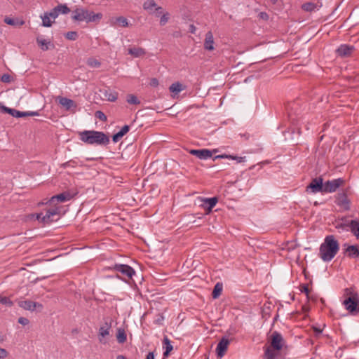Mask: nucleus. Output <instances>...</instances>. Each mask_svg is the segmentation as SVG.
<instances>
[{
	"label": "nucleus",
	"mask_w": 359,
	"mask_h": 359,
	"mask_svg": "<svg viewBox=\"0 0 359 359\" xmlns=\"http://www.w3.org/2000/svg\"><path fill=\"white\" fill-rule=\"evenodd\" d=\"M339 249L338 241L334 236H327L319 249V257L324 262L331 261L337 255Z\"/></svg>",
	"instance_id": "f257e3e1"
},
{
	"label": "nucleus",
	"mask_w": 359,
	"mask_h": 359,
	"mask_svg": "<svg viewBox=\"0 0 359 359\" xmlns=\"http://www.w3.org/2000/svg\"><path fill=\"white\" fill-rule=\"evenodd\" d=\"M80 140L88 144L106 145L109 138L103 132L96 130H84L79 133Z\"/></svg>",
	"instance_id": "f03ea898"
},
{
	"label": "nucleus",
	"mask_w": 359,
	"mask_h": 359,
	"mask_svg": "<svg viewBox=\"0 0 359 359\" xmlns=\"http://www.w3.org/2000/svg\"><path fill=\"white\" fill-rule=\"evenodd\" d=\"M102 18V13H94L93 11L81 6H75V8L72 11V19L74 21L92 22L99 21Z\"/></svg>",
	"instance_id": "7ed1b4c3"
},
{
	"label": "nucleus",
	"mask_w": 359,
	"mask_h": 359,
	"mask_svg": "<svg viewBox=\"0 0 359 359\" xmlns=\"http://www.w3.org/2000/svg\"><path fill=\"white\" fill-rule=\"evenodd\" d=\"M60 214V207H53L46 210V213H39L36 215V219L44 224H49L58 219Z\"/></svg>",
	"instance_id": "20e7f679"
},
{
	"label": "nucleus",
	"mask_w": 359,
	"mask_h": 359,
	"mask_svg": "<svg viewBox=\"0 0 359 359\" xmlns=\"http://www.w3.org/2000/svg\"><path fill=\"white\" fill-rule=\"evenodd\" d=\"M346 294H350V297L346 298L343 304L346 310L352 315H356L359 313V305L358 304V299L352 294L351 289H346Z\"/></svg>",
	"instance_id": "39448f33"
},
{
	"label": "nucleus",
	"mask_w": 359,
	"mask_h": 359,
	"mask_svg": "<svg viewBox=\"0 0 359 359\" xmlns=\"http://www.w3.org/2000/svg\"><path fill=\"white\" fill-rule=\"evenodd\" d=\"M344 180L342 178L334 179L328 180L324 183V192L333 193L337 189L344 184Z\"/></svg>",
	"instance_id": "423d86ee"
},
{
	"label": "nucleus",
	"mask_w": 359,
	"mask_h": 359,
	"mask_svg": "<svg viewBox=\"0 0 359 359\" xmlns=\"http://www.w3.org/2000/svg\"><path fill=\"white\" fill-rule=\"evenodd\" d=\"M111 327V323L105 322L100 327L98 330V340L100 344H106L107 343V337L110 334Z\"/></svg>",
	"instance_id": "0eeeda50"
},
{
	"label": "nucleus",
	"mask_w": 359,
	"mask_h": 359,
	"mask_svg": "<svg viewBox=\"0 0 359 359\" xmlns=\"http://www.w3.org/2000/svg\"><path fill=\"white\" fill-rule=\"evenodd\" d=\"M143 8L149 14H155L156 16L163 13V8L158 6L154 0H146L143 4Z\"/></svg>",
	"instance_id": "6e6552de"
},
{
	"label": "nucleus",
	"mask_w": 359,
	"mask_h": 359,
	"mask_svg": "<svg viewBox=\"0 0 359 359\" xmlns=\"http://www.w3.org/2000/svg\"><path fill=\"white\" fill-rule=\"evenodd\" d=\"M271 346L276 351H280L284 344V339L282 335L275 331L271 334Z\"/></svg>",
	"instance_id": "1a4fd4ad"
},
{
	"label": "nucleus",
	"mask_w": 359,
	"mask_h": 359,
	"mask_svg": "<svg viewBox=\"0 0 359 359\" xmlns=\"http://www.w3.org/2000/svg\"><path fill=\"white\" fill-rule=\"evenodd\" d=\"M336 204L344 210H350V201L346 193H339L335 200Z\"/></svg>",
	"instance_id": "9d476101"
},
{
	"label": "nucleus",
	"mask_w": 359,
	"mask_h": 359,
	"mask_svg": "<svg viewBox=\"0 0 359 359\" xmlns=\"http://www.w3.org/2000/svg\"><path fill=\"white\" fill-rule=\"evenodd\" d=\"M114 269L129 278H131L135 273V270L131 266L126 264H116L114 265Z\"/></svg>",
	"instance_id": "9b49d317"
},
{
	"label": "nucleus",
	"mask_w": 359,
	"mask_h": 359,
	"mask_svg": "<svg viewBox=\"0 0 359 359\" xmlns=\"http://www.w3.org/2000/svg\"><path fill=\"white\" fill-rule=\"evenodd\" d=\"M307 189H311V192L316 194L318 192H324V184L321 177H316L313 179L311 182L307 187Z\"/></svg>",
	"instance_id": "f8f14e48"
},
{
	"label": "nucleus",
	"mask_w": 359,
	"mask_h": 359,
	"mask_svg": "<svg viewBox=\"0 0 359 359\" xmlns=\"http://www.w3.org/2000/svg\"><path fill=\"white\" fill-rule=\"evenodd\" d=\"M355 48L353 46L348 44H341L336 50V53L338 56L341 57H346L351 56Z\"/></svg>",
	"instance_id": "ddd939ff"
},
{
	"label": "nucleus",
	"mask_w": 359,
	"mask_h": 359,
	"mask_svg": "<svg viewBox=\"0 0 359 359\" xmlns=\"http://www.w3.org/2000/svg\"><path fill=\"white\" fill-rule=\"evenodd\" d=\"M229 343V340L226 337H222L220 339L216 348L217 355L219 358H221L225 355Z\"/></svg>",
	"instance_id": "4468645a"
},
{
	"label": "nucleus",
	"mask_w": 359,
	"mask_h": 359,
	"mask_svg": "<svg viewBox=\"0 0 359 359\" xmlns=\"http://www.w3.org/2000/svg\"><path fill=\"white\" fill-rule=\"evenodd\" d=\"M189 153L202 160L210 158L212 155V151L207 149H191Z\"/></svg>",
	"instance_id": "2eb2a0df"
},
{
	"label": "nucleus",
	"mask_w": 359,
	"mask_h": 359,
	"mask_svg": "<svg viewBox=\"0 0 359 359\" xmlns=\"http://www.w3.org/2000/svg\"><path fill=\"white\" fill-rule=\"evenodd\" d=\"M203 204L202 206L206 211L207 214H209L212 208L216 205L218 202V198L217 197L212 198H205L203 199Z\"/></svg>",
	"instance_id": "dca6fc26"
},
{
	"label": "nucleus",
	"mask_w": 359,
	"mask_h": 359,
	"mask_svg": "<svg viewBox=\"0 0 359 359\" xmlns=\"http://www.w3.org/2000/svg\"><path fill=\"white\" fill-rule=\"evenodd\" d=\"M19 306L21 308H22L25 310H27V311H34L36 308H40V309L43 308L42 304H41L38 302H32L31 300L20 301L19 302Z\"/></svg>",
	"instance_id": "f3484780"
},
{
	"label": "nucleus",
	"mask_w": 359,
	"mask_h": 359,
	"mask_svg": "<svg viewBox=\"0 0 359 359\" xmlns=\"http://www.w3.org/2000/svg\"><path fill=\"white\" fill-rule=\"evenodd\" d=\"M58 102L66 110H70L72 108L76 107V103L72 100L67 97H59Z\"/></svg>",
	"instance_id": "a211bd4d"
},
{
	"label": "nucleus",
	"mask_w": 359,
	"mask_h": 359,
	"mask_svg": "<svg viewBox=\"0 0 359 359\" xmlns=\"http://www.w3.org/2000/svg\"><path fill=\"white\" fill-rule=\"evenodd\" d=\"M204 48L208 50H213L215 49L213 34L210 31L208 32L205 34Z\"/></svg>",
	"instance_id": "6ab92c4d"
},
{
	"label": "nucleus",
	"mask_w": 359,
	"mask_h": 359,
	"mask_svg": "<svg viewBox=\"0 0 359 359\" xmlns=\"http://www.w3.org/2000/svg\"><path fill=\"white\" fill-rule=\"evenodd\" d=\"M109 23L111 26H114V27H115L117 25H118L119 26H121L122 27H127L129 26L128 20L125 17H123V16L110 19Z\"/></svg>",
	"instance_id": "aec40b11"
},
{
	"label": "nucleus",
	"mask_w": 359,
	"mask_h": 359,
	"mask_svg": "<svg viewBox=\"0 0 359 359\" xmlns=\"http://www.w3.org/2000/svg\"><path fill=\"white\" fill-rule=\"evenodd\" d=\"M71 196L69 193L63 192L60 194L53 196L49 201L50 203H53L55 201L65 202L70 200Z\"/></svg>",
	"instance_id": "412c9836"
},
{
	"label": "nucleus",
	"mask_w": 359,
	"mask_h": 359,
	"mask_svg": "<svg viewBox=\"0 0 359 359\" xmlns=\"http://www.w3.org/2000/svg\"><path fill=\"white\" fill-rule=\"evenodd\" d=\"M163 349L164 350L163 354L164 358L168 357L173 349V346L171 344L170 340L166 336L164 337L163 340Z\"/></svg>",
	"instance_id": "4be33fe9"
},
{
	"label": "nucleus",
	"mask_w": 359,
	"mask_h": 359,
	"mask_svg": "<svg viewBox=\"0 0 359 359\" xmlns=\"http://www.w3.org/2000/svg\"><path fill=\"white\" fill-rule=\"evenodd\" d=\"M349 231L359 239V220L351 219L349 222Z\"/></svg>",
	"instance_id": "5701e85b"
},
{
	"label": "nucleus",
	"mask_w": 359,
	"mask_h": 359,
	"mask_svg": "<svg viewBox=\"0 0 359 359\" xmlns=\"http://www.w3.org/2000/svg\"><path fill=\"white\" fill-rule=\"evenodd\" d=\"M345 252L348 257L357 258L359 257V247L357 245L348 246Z\"/></svg>",
	"instance_id": "b1692460"
},
{
	"label": "nucleus",
	"mask_w": 359,
	"mask_h": 359,
	"mask_svg": "<svg viewBox=\"0 0 359 359\" xmlns=\"http://www.w3.org/2000/svg\"><path fill=\"white\" fill-rule=\"evenodd\" d=\"M36 42L43 51L48 50L50 48H54V45L50 41H47L46 39L38 37Z\"/></svg>",
	"instance_id": "393cba45"
},
{
	"label": "nucleus",
	"mask_w": 359,
	"mask_h": 359,
	"mask_svg": "<svg viewBox=\"0 0 359 359\" xmlns=\"http://www.w3.org/2000/svg\"><path fill=\"white\" fill-rule=\"evenodd\" d=\"M130 130V127L128 125H125L121 128L120 131L114 134L112 137V140L114 142H118Z\"/></svg>",
	"instance_id": "a878e982"
},
{
	"label": "nucleus",
	"mask_w": 359,
	"mask_h": 359,
	"mask_svg": "<svg viewBox=\"0 0 359 359\" xmlns=\"http://www.w3.org/2000/svg\"><path fill=\"white\" fill-rule=\"evenodd\" d=\"M4 22L14 27H20L25 24V21L18 18H11L8 17L5 18Z\"/></svg>",
	"instance_id": "bb28decb"
},
{
	"label": "nucleus",
	"mask_w": 359,
	"mask_h": 359,
	"mask_svg": "<svg viewBox=\"0 0 359 359\" xmlns=\"http://www.w3.org/2000/svg\"><path fill=\"white\" fill-rule=\"evenodd\" d=\"M2 109H3L4 111L11 114L13 117L20 118V117L25 116L24 111H20L16 110L15 109L8 108L7 107H3Z\"/></svg>",
	"instance_id": "cd10ccee"
},
{
	"label": "nucleus",
	"mask_w": 359,
	"mask_h": 359,
	"mask_svg": "<svg viewBox=\"0 0 359 359\" xmlns=\"http://www.w3.org/2000/svg\"><path fill=\"white\" fill-rule=\"evenodd\" d=\"M128 53L135 57H138L144 55L146 52L145 50L140 47H133L128 49Z\"/></svg>",
	"instance_id": "c85d7f7f"
},
{
	"label": "nucleus",
	"mask_w": 359,
	"mask_h": 359,
	"mask_svg": "<svg viewBox=\"0 0 359 359\" xmlns=\"http://www.w3.org/2000/svg\"><path fill=\"white\" fill-rule=\"evenodd\" d=\"M105 98L110 102H115L118 98V93L111 90H106L104 93Z\"/></svg>",
	"instance_id": "c756f323"
},
{
	"label": "nucleus",
	"mask_w": 359,
	"mask_h": 359,
	"mask_svg": "<svg viewBox=\"0 0 359 359\" xmlns=\"http://www.w3.org/2000/svg\"><path fill=\"white\" fill-rule=\"evenodd\" d=\"M116 339L119 344H123L127 340V335L125 330L123 328H118L116 333Z\"/></svg>",
	"instance_id": "7c9ffc66"
},
{
	"label": "nucleus",
	"mask_w": 359,
	"mask_h": 359,
	"mask_svg": "<svg viewBox=\"0 0 359 359\" xmlns=\"http://www.w3.org/2000/svg\"><path fill=\"white\" fill-rule=\"evenodd\" d=\"M222 289H223L222 284L217 283L214 287V289H213V291L212 293V297L214 299L218 298L222 293Z\"/></svg>",
	"instance_id": "2f4dec72"
},
{
	"label": "nucleus",
	"mask_w": 359,
	"mask_h": 359,
	"mask_svg": "<svg viewBox=\"0 0 359 359\" xmlns=\"http://www.w3.org/2000/svg\"><path fill=\"white\" fill-rule=\"evenodd\" d=\"M169 89H170V92L177 94L180 92H181L182 90H183L184 88H183L182 84H181L179 82H176V83H172L170 86Z\"/></svg>",
	"instance_id": "473e14b6"
},
{
	"label": "nucleus",
	"mask_w": 359,
	"mask_h": 359,
	"mask_svg": "<svg viewBox=\"0 0 359 359\" xmlns=\"http://www.w3.org/2000/svg\"><path fill=\"white\" fill-rule=\"evenodd\" d=\"M58 14H67L70 12V9L66 4H59L55 7Z\"/></svg>",
	"instance_id": "72a5a7b5"
},
{
	"label": "nucleus",
	"mask_w": 359,
	"mask_h": 359,
	"mask_svg": "<svg viewBox=\"0 0 359 359\" xmlns=\"http://www.w3.org/2000/svg\"><path fill=\"white\" fill-rule=\"evenodd\" d=\"M41 18L42 19V25L43 27H50L52 25V19L46 13L43 15H41Z\"/></svg>",
	"instance_id": "f704fd0d"
},
{
	"label": "nucleus",
	"mask_w": 359,
	"mask_h": 359,
	"mask_svg": "<svg viewBox=\"0 0 359 359\" xmlns=\"http://www.w3.org/2000/svg\"><path fill=\"white\" fill-rule=\"evenodd\" d=\"M86 62L87 65L92 68H98L101 65L100 61L93 57L88 58Z\"/></svg>",
	"instance_id": "c9c22d12"
},
{
	"label": "nucleus",
	"mask_w": 359,
	"mask_h": 359,
	"mask_svg": "<svg viewBox=\"0 0 359 359\" xmlns=\"http://www.w3.org/2000/svg\"><path fill=\"white\" fill-rule=\"evenodd\" d=\"M276 353L271 348L268 347L264 352V359H276Z\"/></svg>",
	"instance_id": "e433bc0d"
},
{
	"label": "nucleus",
	"mask_w": 359,
	"mask_h": 359,
	"mask_svg": "<svg viewBox=\"0 0 359 359\" xmlns=\"http://www.w3.org/2000/svg\"><path fill=\"white\" fill-rule=\"evenodd\" d=\"M126 101L130 104H140V101L138 100V98L133 94H129L127 95Z\"/></svg>",
	"instance_id": "4c0bfd02"
},
{
	"label": "nucleus",
	"mask_w": 359,
	"mask_h": 359,
	"mask_svg": "<svg viewBox=\"0 0 359 359\" xmlns=\"http://www.w3.org/2000/svg\"><path fill=\"white\" fill-rule=\"evenodd\" d=\"M161 14H162V15L160 19V25L161 26H163L168 22L169 18H170V14L168 12L162 13Z\"/></svg>",
	"instance_id": "58836bf2"
},
{
	"label": "nucleus",
	"mask_w": 359,
	"mask_h": 359,
	"mask_svg": "<svg viewBox=\"0 0 359 359\" xmlns=\"http://www.w3.org/2000/svg\"><path fill=\"white\" fill-rule=\"evenodd\" d=\"M302 8L306 11L311 12L315 10L316 6L313 3H306L302 6Z\"/></svg>",
	"instance_id": "ea45409f"
},
{
	"label": "nucleus",
	"mask_w": 359,
	"mask_h": 359,
	"mask_svg": "<svg viewBox=\"0 0 359 359\" xmlns=\"http://www.w3.org/2000/svg\"><path fill=\"white\" fill-rule=\"evenodd\" d=\"M65 37L69 40L74 41L77 39L78 34L76 32H68L65 34Z\"/></svg>",
	"instance_id": "a19ab883"
},
{
	"label": "nucleus",
	"mask_w": 359,
	"mask_h": 359,
	"mask_svg": "<svg viewBox=\"0 0 359 359\" xmlns=\"http://www.w3.org/2000/svg\"><path fill=\"white\" fill-rule=\"evenodd\" d=\"M341 220L342 222L339 224V226L346 231H349V222L351 220H348L346 218H343Z\"/></svg>",
	"instance_id": "79ce46f5"
},
{
	"label": "nucleus",
	"mask_w": 359,
	"mask_h": 359,
	"mask_svg": "<svg viewBox=\"0 0 359 359\" xmlns=\"http://www.w3.org/2000/svg\"><path fill=\"white\" fill-rule=\"evenodd\" d=\"M225 157H226L228 159L236 160L238 163H242V162L245 161V158H246L245 156H232V155L225 156Z\"/></svg>",
	"instance_id": "37998d69"
},
{
	"label": "nucleus",
	"mask_w": 359,
	"mask_h": 359,
	"mask_svg": "<svg viewBox=\"0 0 359 359\" xmlns=\"http://www.w3.org/2000/svg\"><path fill=\"white\" fill-rule=\"evenodd\" d=\"M95 116L102 121H106L107 120V116L101 111H97Z\"/></svg>",
	"instance_id": "c03bdc74"
},
{
	"label": "nucleus",
	"mask_w": 359,
	"mask_h": 359,
	"mask_svg": "<svg viewBox=\"0 0 359 359\" xmlns=\"http://www.w3.org/2000/svg\"><path fill=\"white\" fill-rule=\"evenodd\" d=\"M47 15H48V16L52 19V20H55V18H57V16L59 15L58 13L57 12L55 8H53L50 12H46V13Z\"/></svg>",
	"instance_id": "a18cd8bd"
},
{
	"label": "nucleus",
	"mask_w": 359,
	"mask_h": 359,
	"mask_svg": "<svg viewBox=\"0 0 359 359\" xmlns=\"http://www.w3.org/2000/svg\"><path fill=\"white\" fill-rule=\"evenodd\" d=\"M1 303L10 307L13 304V302L7 297H3L1 299Z\"/></svg>",
	"instance_id": "49530a36"
},
{
	"label": "nucleus",
	"mask_w": 359,
	"mask_h": 359,
	"mask_svg": "<svg viewBox=\"0 0 359 359\" xmlns=\"http://www.w3.org/2000/svg\"><path fill=\"white\" fill-rule=\"evenodd\" d=\"M1 81L4 83H9L11 81V77L8 74H4L1 76Z\"/></svg>",
	"instance_id": "de8ad7c7"
},
{
	"label": "nucleus",
	"mask_w": 359,
	"mask_h": 359,
	"mask_svg": "<svg viewBox=\"0 0 359 359\" xmlns=\"http://www.w3.org/2000/svg\"><path fill=\"white\" fill-rule=\"evenodd\" d=\"M18 323L22 325H27L29 324V320L25 317H20L18 318Z\"/></svg>",
	"instance_id": "09e8293b"
},
{
	"label": "nucleus",
	"mask_w": 359,
	"mask_h": 359,
	"mask_svg": "<svg viewBox=\"0 0 359 359\" xmlns=\"http://www.w3.org/2000/svg\"><path fill=\"white\" fill-rule=\"evenodd\" d=\"M8 355V351L3 348H0V358L3 359L6 358Z\"/></svg>",
	"instance_id": "8fccbe9b"
},
{
	"label": "nucleus",
	"mask_w": 359,
	"mask_h": 359,
	"mask_svg": "<svg viewBox=\"0 0 359 359\" xmlns=\"http://www.w3.org/2000/svg\"><path fill=\"white\" fill-rule=\"evenodd\" d=\"M301 292L305 293L307 296L309 294V290L307 285H304L302 286Z\"/></svg>",
	"instance_id": "3c124183"
},
{
	"label": "nucleus",
	"mask_w": 359,
	"mask_h": 359,
	"mask_svg": "<svg viewBox=\"0 0 359 359\" xmlns=\"http://www.w3.org/2000/svg\"><path fill=\"white\" fill-rule=\"evenodd\" d=\"M24 114H25V116H38L39 113L37 111H24Z\"/></svg>",
	"instance_id": "603ef678"
},
{
	"label": "nucleus",
	"mask_w": 359,
	"mask_h": 359,
	"mask_svg": "<svg viewBox=\"0 0 359 359\" xmlns=\"http://www.w3.org/2000/svg\"><path fill=\"white\" fill-rule=\"evenodd\" d=\"M150 85L154 87L157 86L158 85V79L155 78L152 79L151 80Z\"/></svg>",
	"instance_id": "864d4df0"
},
{
	"label": "nucleus",
	"mask_w": 359,
	"mask_h": 359,
	"mask_svg": "<svg viewBox=\"0 0 359 359\" xmlns=\"http://www.w3.org/2000/svg\"><path fill=\"white\" fill-rule=\"evenodd\" d=\"M145 359H154V354L153 352H149Z\"/></svg>",
	"instance_id": "5fc2aeb1"
},
{
	"label": "nucleus",
	"mask_w": 359,
	"mask_h": 359,
	"mask_svg": "<svg viewBox=\"0 0 359 359\" xmlns=\"http://www.w3.org/2000/svg\"><path fill=\"white\" fill-rule=\"evenodd\" d=\"M189 30H190V32H191V33H195V32H196V27H195V26H194V25H191L189 26Z\"/></svg>",
	"instance_id": "6e6d98bb"
},
{
	"label": "nucleus",
	"mask_w": 359,
	"mask_h": 359,
	"mask_svg": "<svg viewBox=\"0 0 359 359\" xmlns=\"http://www.w3.org/2000/svg\"><path fill=\"white\" fill-rule=\"evenodd\" d=\"M71 165V161H68V162H66L65 163L62 164V167L63 168H67L68 166H70Z\"/></svg>",
	"instance_id": "4d7b16f0"
},
{
	"label": "nucleus",
	"mask_w": 359,
	"mask_h": 359,
	"mask_svg": "<svg viewBox=\"0 0 359 359\" xmlns=\"http://www.w3.org/2000/svg\"><path fill=\"white\" fill-rule=\"evenodd\" d=\"M225 156H227V155L226 154L218 155L215 158H227L226 157H225Z\"/></svg>",
	"instance_id": "13d9d810"
},
{
	"label": "nucleus",
	"mask_w": 359,
	"mask_h": 359,
	"mask_svg": "<svg viewBox=\"0 0 359 359\" xmlns=\"http://www.w3.org/2000/svg\"><path fill=\"white\" fill-rule=\"evenodd\" d=\"M314 331L316 334H320L322 332V330L320 328L314 327Z\"/></svg>",
	"instance_id": "bf43d9fd"
},
{
	"label": "nucleus",
	"mask_w": 359,
	"mask_h": 359,
	"mask_svg": "<svg viewBox=\"0 0 359 359\" xmlns=\"http://www.w3.org/2000/svg\"><path fill=\"white\" fill-rule=\"evenodd\" d=\"M260 15H261L262 18H268V15L266 13H261Z\"/></svg>",
	"instance_id": "052dcab7"
},
{
	"label": "nucleus",
	"mask_w": 359,
	"mask_h": 359,
	"mask_svg": "<svg viewBox=\"0 0 359 359\" xmlns=\"http://www.w3.org/2000/svg\"><path fill=\"white\" fill-rule=\"evenodd\" d=\"M116 359H126L125 356L122 355H118L117 357H116Z\"/></svg>",
	"instance_id": "680f3d73"
},
{
	"label": "nucleus",
	"mask_w": 359,
	"mask_h": 359,
	"mask_svg": "<svg viewBox=\"0 0 359 359\" xmlns=\"http://www.w3.org/2000/svg\"><path fill=\"white\" fill-rule=\"evenodd\" d=\"M4 341L3 338L0 336V344L2 343Z\"/></svg>",
	"instance_id": "e2e57ef3"
},
{
	"label": "nucleus",
	"mask_w": 359,
	"mask_h": 359,
	"mask_svg": "<svg viewBox=\"0 0 359 359\" xmlns=\"http://www.w3.org/2000/svg\"><path fill=\"white\" fill-rule=\"evenodd\" d=\"M297 132H298L299 134H300L301 132H300V129L299 128L297 129Z\"/></svg>",
	"instance_id": "0e129e2a"
},
{
	"label": "nucleus",
	"mask_w": 359,
	"mask_h": 359,
	"mask_svg": "<svg viewBox=\"0 0 359 359\" xmlns=\"http://www.w3.org/2000/svg\"><path fill=\"white\" fill-rule=\"evenodd\" d=\"M277 0H273L274 2H276Z\"/></svg>",
	"instance_id": "69168bd1"
},
{
	"label": "nucleus",
	"mask_w": 359,
	"mask_h": 359,
	"mask_svg": "<svg viewBox=\"0 0 359 359\" xmlns=\"http://www.w3.org/2000/svg\"><path fill=\"white\" fill-rule=\"evenodd\" d=\"M207 359H208V358H207Z\"/></svg>",
	"instance_id": "338daca9"
}]
</instances>
